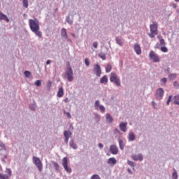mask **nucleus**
Wrapping results in <instances>:
<instances>
[{"label":"nucleus","mask_w":179,"mask_h":179,"mask_svg":"<svg viewBox=\"0 0 179 179\" xmlns=\"http://www.w3.org/2000/svg\"><path fill=\"white\" fill-rule=\"evenodd\" d=\"M29 24L31 29V31H32V33H34V34H36L37 37L41 38V37H43V33L40 31V25L38 20H37V19H30L29 20Z\"/></svg>","instance_id":"nucleus-1"},{"label":"nucleus","mask_w":179,"mask_h":179,"mask_svg":"<svg viewBox=\"0 0 179 179\" xmlns=\"http://www.w3.org/2000/svg\"><path fill=\"white\" fill-rule=\"evenodd\" d=\"M158 34L157 23L156 21H152V24L150 25V33H148V36L150 38H155Z\"/></svg>","instance_id":"nucleus-2"},{"label":"nucleus","mask_w":179,"mask_h":179,"mask_svg":"<svg viewBox=\"0 0 179 179\" xmlns=\"http://www.w3.org/2000/svg\"><path fill=\"white\" fill-rule=\"evenodd\" d=\"M64 78H66L69 82H72V80H73V70L71 68V66L67 67L64 74Z\"/></svg>","instance_id":"nucleus-3"},{"label":"nucleus","mask_w":179,"mask_h":179,"mask_svg":"<svg viewBox=\"0 0 179 179\" xmlns=\"http://www.w3.org/2000/svg\"><path fill=\"white\" fill-rule=\"evenodd\" d=\"M110 81L112 83L116 84V86H121V80H120V77L115 72L110 73Z\"/></svg>","instance_id":"nucleus-4"},{"label":"nucleus","mask_w":179,"mask_h":179,"mask_svg":"<svg viewBox=\"0 0 179 179\" xmlns=\"http://www.w3.org/2000/svg\"><path fill=\"white\" fill-rule=\"evenodd\" d=\"M32 162L35 166L38 168V170L39 171H43V162H41V160L39 157L34 156L32 157Z\"/></svg>","instance_id":"nucleus-5"},{"label":"nucleus","mask_w":179,"mask_h":179,"mask_svg":"<svg viewBox=\"0 0 179 179\" xmlns=\"http://www.w3.org/2000/svg\"><path fill=\"white\" fill-rule=\"evenodd\" d=\"M62 166L66 173H68L69 174H71L72 173V169L69 166H68V157L63 158Z\"/></svg>","instance_id":"nucleus-6"},{"label":"nucleus","mask_w":179,"mask_h":179,"mask_svg":"<svg viewBox=\"0 0 179 179\" xmlns=\"http://www.w3.org/2000/svg\"><path fill=\"white\" fill-rule=\"evenodd\" d=\"M155 96V99H157V100H162V99H163V96H164V90H163V88H159L158 90H157Z\"/></svg>","instance_id":"nucleus-7"},{"label":"nucleus","mask_w":179,"mask_h":179,"mask_svg":"<svg viewBox=\"0 0 179 179\" xmlns=\"http://www.w3.org/2000/svg\"><path fill=\"white\" fill-rule=\"evenodd\" d=\"M149 57L153 62H160V57L155 53V51L151 50L149 54Z\"/></svg>","instance_id":"nucleus-8"},{"label":"nucleus","mask_w":179,"mask_h":179,"mask_svg":"<svg viewBox=\"0 0 179 179\" xmlns=\"http://www.w3.org/2000/svg\"><path fill=\"white\" fill-rule=\"evenodd\" d=\"M94 72L96 76H98V78H100L101 75V67L100 66V64H97L94 66Z\"/></svg>","instance_id":"nucleus-9"},{"label":"nucleus","mask_w":179,"mask_h":179,"mask_svg":"<svg viewBox=\"0 0 179 179\" xmlns=\"http://www.w3.org/2000/svg\"><path fill=\"white\" fill-rule=\"evenodd\" d=\"M131 157L133 159V160H134L135 162H138V160H139V162H142L143 160V155L142 154H134L131 155Z\"/></svg>","instance_id":"nucleus-10"},{"label":"nucleus","mask_w":179,"mask_h":179,"mask_svg":"<svg viewBox=\"0 0 179 179\" xmlns=\"http://www.w3.org/2000/svg\"><path fill=\"white\" fill-rule=\"evenodd\" d=\"M128 142H134L135 139H136V136H135V133L134 131H130L127 136Z\"/></svg>","instance_id":"nucleus-11"},{"label":"nucleus","mask_w":179,"mask_h":179,"mask_svg":"<svg viewBox=\"0 0 179 179\" xmlns=\"http://www.w3.org/2000/svg\"><path fill=\"white\" fill-rule=\"evenodd\" d=\"M109 150L112 155H118V147L115 145H111L109 148Z\"/></svg>","instance_id":"nucleus-12"},{"label":"nucleus","mask_w":179,"mask_h":179,"mask_svg":"<svg viewBox=\"0 0 179 179\" xmlns=\"http://www.w3.org/2000/svg\"><path fill=\"white\" fill-rule=\"evenodd\" d=\"M127 125H128V123L127 122H121L120 123L119 128L120 131H122V132H127Z\"/></svg>","instance_id":"nucleus-13"},{"label":"nucleus","mask_w":179,"mask_h":179,"mask_svg":"<svg viewBox=\"0 0 179 179\" xmlns=\"http://www.w3.org/2000/svg\"><path fill=\"white\" fill-rule=\"evenodd\" d=\"M134 48L137 55H141L142 54V49H141V45H139L138 43H135Z\"/></svg>","instance_id":"nucleus-14"},{"label":"nucleus","mask_w":179,"mask_h":179,"mask_svg":"<svg viewBox=\"0 0 179 179\" xmlns=\"http://www.w3.org/2000/svg\"><path fill=\"white\" fill-rule=\"evenodd\" d=\"M69 146L70 148H71V149H73L74 150H78V144L75 143V141H73V139L70 140Z\"/></svg>","instance_id":"nucleus-15"},{"label":"nucleus","mask_w":179,"mask_h":179,"mask_svg":"<svg viewBox=\"0 0 179 179\" xmlns=\"http://www.w3.org/2000/svg\"><path fill=\"white\" fill-rule=\"evenodd\" d=\"M61 36L62 38L64 41L68 38V34H66V29L65 28H62L61 30Z\"/></svg>","instance_id":"nucleus-16"},{"label":"nucleus","mask_w":179,"mask_h":179,"mask_svg":"<svg viewBox=\"0 0 179 179\" xmlns=\"http://www.w3.org/2000/svg\"><path fill=\"white\" fill-rule=\"evenodd\" d=\"M107 164H109L110 166H115V164H117V159L114 157L109 158L108 159Z\"/></svg>","instance_id":"nucleus-17"},{"label":"nucleus","mask_w":179,"mask_h":179,"mask_svg":"<svg viewBox=\"0 0 179 179\" xmlns=\"http://www.w3.org/2000/svg\"><path fill=\"white\" fill-rule=\"evenodd\" d=\"M118 143H119V147H120V150H124V149L125 148V144L124 143V140L119 138Z\"/></svg>","instance_id":"nucleus-18"},{"label":"nucleus","mask_w":179,"mask_h":179,"mask_svg":"<svg viewBox=\"0 0 179 179\" xmlns=\"http://www.w3.org/2000/svg\"><path fill=\"white\" fill-rule=\"evenodd\" d=\"M29 108L31 110V111H36L37 109V103L35 101H34L32 103L29 104Z\"/></svg>","instance_id":"nucleus-19"},{"label":"nucleus","mask_w":179,"mask_h":179,"mask_svg":"<svg viewBox=\"0 0 179 179\" xmlns=\"http://www.w3.org/2000/svg\"><path fill=\"white\" fill-rule=\"evenodd\" d=\"M108 83V77L107 75L103 76L101 79H100V83Z\"/></svg>","instance_id":"nucleus-20"},{"label":"nucleus","mask_w":179,"mask_h":179,"mask_svg":"<svg viewBox=\"0 0 179 179\" xmlns=\"http://www.w3.org/2000/svg\"><path fill=\"white\" fill-rule=\"evenodd\" d=\"M106 122H109L110 124H111V122L113 121V116L110 115V113H106Z\"/></svg>","instance_id":"nucleus-21"},{"label":"nucleus","mask_w":179,"mask_h":179,"mask_svg":"<svg viewBox=\"0 0 179 179\" xmlns=\"http://www.w3.org/2000/svg\"><path fill=\"white\" fill-rule=\"evenodd\" d=\"M0 20H5V22H9V18L2 13H0Z\"/></svg>","instance_id":"nucleus-22"},{"label":"nucleus","mask_w":179,"mask_h":179,"mask_svg":"<svg viewBox=\"0 0 179 179\" xmlns=\"http://www.w3.org/2000/svg\"><path fill=\"white\" fill-rule=\"evenodd\" d=\"M64 96V88L60 87L57 92V97H63Z\"/></svg>","instance_id":"nucleus-23"},{"label":"nucleus","mask_w":179,"mask_h":179,"mask_svg":"<svg viewBox=\"0 0 179 179\" xmlns=\"http://www.w3.org/2000/svg\"><path fill=\"white\" fill-rule=\"evenodd\" d=\"M115 41L116 44H117L120 47H122L124 45V42H122V40H121V38L117 36L115 37Z\"/></svg>","instance_id":"nucleus-24"},{"label":"nucleus","mask_w":179,"mask_h":179,"mask_svg":"<svg viewBox=\"0 0 179 179\" xmlns=\"http://www.w3.org/2000/svg\"><path fill=\"white\" fill-rule=\"evenodd\" d=\"M52 164L55 171H57V173H58L59 171V165L58 164V163L53 161V162H52Z\"/></svg>","instance_id":"nucleus-25"},{"label":"nucleus","mask_w":179,"mask_h":179,"mask_svg":"<svg viewBox=\"0 0 179 179\" xmlns=\"http://www.w3.org/2000/svg\"><path fill=\"white\" fill-rule=\"evenodd\" d=\"M173 103L179 106V94H177L173 97Z\"/></svg>","instance_id":"nucleus-26"},{"label":"nucleus","mask_w":179,"mask_h":179,"mask_svg":"<svg viewBox=\"0 0 179 179\" xmlns=\"http://www.w3.org/2000/svg\"><path fill=\"white\" fill-rule=\"evenodd\" d=\"M99 57L101 58L103 61H106V53L103 52H100L99 53Z\"/></svg>","instance_id":"nucleus-27"},{"label":"nucleus","mask_w":179,"mask_h":179,"mask_svg":"<svg viewBox=\"0 0 179 179\" xmlns=\"http://www.w3.org/2000/svg\"><path fill=\"white\" fill-rule=\"evenodd\" d=\"M71 135H72V132L66 130L64 131V138H71Z\"/></svg>","instance_id":"nucleus-28"},{"label":"nucleus","mask_w":179,"mask_h":179,"mask_svg":"<svg viewBox=\"0 0 179 179\" xmlns=\"http://www.w3.org/2000/svg\"><path fill=\"white\" fill-rule=\"evenodd\" d=\"M127 164L130 166L131 167H133V170H135V166H136V163L131 162L130 160L127 161Z\"/></svg>","instance_id":"nucleus-29"},{"label":"nucleus","mask_w":179,"mask_h":179,"mask_svg":"<svg viewBox=\"0 0 179 179\" xmlns=\"http://www.w3.org/2000/svg\"><path fill=\"white\" fill-rule=\"evenodd\" d=\"M166 83H167V78H163L160 80L161 86H165Z\"/></svg>","instance_id":"nucleus-30"},{"label":"nucleus","mask_w":179,"mask_h":179,"mask_svg":"<svg viewBox=\"0 0 179 179\" xmlns=\"http://www.w3.org/2000/svg\"><path fill=\"white\" fill-rule=\"evenodd\" d=\"M101 106L102 105L100 104V101H99V100L95 101L94 107H95L96 110H99V108H100V106Z\"/></svg>","instance_id":"nucleus-31"},{"label":"nucleus","mask_w":179,"mask_h":179,"mask_svg":"<svg viewBox=\"0 0 179 179\" xmlns=\"http://www.w3.org/2000/svg\"><path fill=\"white\" fill-rule=\"evenodd\" d=\"M5 173H6V176H8V178L9 177H10L12 176V170L9 168H6V171Z\"/></svg>","instance_id":"nucleus-32"},{"label":"nucleus","mask_w":179,"mask_h":179,"mask_svg":"<svg viewBox=\"0 0 179 179\" xmlns=\"http://www.w3.org/2000/svg\"><path fill=\"white\" fill-rule=\"evenodd\" d=\"M176 78H177V73H171L169 75V79H170V80H174Z\"/></svg>","instance_id":"nucleus-33"},{"label":"nucleus","mask_w":179,"mask_h":179,"mask_svg":"<svg viewBox=\"0 0 179 179\" xmlns=\"http://www.w3.org/2000/svg\"><path fill=\"white\" fill-rule=\"evenodd\" d=\"M178 175L177 174V171L176 169H173V173H172V179H178Z\"/></svg>","instance_id":"nucleus-34"},{"label":"nucleus","mask_w":179,"mask_h":179,"mask_svg":"<svg viewBox=\"0 0 179 179\" xmlns=\"http://www.w3.org/2000/svg\"><path fill=\"white\" fill-rule=\"evenodd\" d=\"M66 21L69 24H73V20L71 19V17L66 16Z\"/></svg>","instance_id":"nucleus-35"},{"label":"nucleus","mask_w":179,"mask_h":179,"mask_svg":"<svg viewBox=\"0 0 179 179\" xmlns=\"http://www.w3.org/2000/svg\"><path fill=\"white\" fill-rule=\"evenodd\" d=\"M111 65L110 64H108L106 67V73H108L109 72H111Z\"/></svg>","instance_id":"nucleus-36"},{"label":"nucleus","mask_w":179,"mask_h":179,"mask_svg":"<svg viewBox=\"0 0 179 179\" xmlns=\"http://www.w3.org/2000/svg\"><path fill=\"white\" fill-rule=\"evenodd\" d=\"M22 5L24 8H29V0H22Z\"/></svg>","instance_id":"nucleus-37"},{"label":"nucleus","mask_w":179,"mask_h":179,"mask_svg":"<svg viewBox=\"0 0 179 179\" xmlns=\"http://www.w3.org/2000/svg\"><path fill=\"white\" fill-rule=\"evenodd\" d=\"M24 74L26 78H30L31 76V72H30L29 71H25L24 72Z\"/></svg>","instance_id":"nucleus-38"},{"label":"nucleus","mask_w":179,"mask_h":179,"mask_svg":"<svg viewBox=\"0 0 179 179\" xmlns=\"http://www.w3.org/2000/svg\"><path fill=\"white\" fill-rule=\"evenodd\" d=\"M90 179H101V178L97 174H93Z\"/></svg>","instance_id":"nucleus-39"},{"label":"nucleus","mask_w":179,"mask_h":179,"mask_svg":"<svg viewBox=\"0 0 179 179\" xmlns=\"http://www.w3.org/2000/svg\"><path fill=\"white\" fill-rule=\"evenodd\" d=\"M173 100V95H169L168 100L166 101L167 106H170V102Z\"/></svg>","instance_id":"nucleus-40"},{"label":"nucleus","mask_w":179,"mask_h":179,"mask_svg":"<svg viewBox=\"0 0 179 179\" xmlns=\"http://www.w3.org/2000/svg\"><path fill=\"white\" fill-rule=\"evenodd\" d=\"M0 179H9V178L6 174L0 173Z\"/></svg>","instance_id":"nucleus-41"},{"label":"nucleus","mask_w":179,"mask_h":179,"mask_svg":"<svg viewBox=\"0 0 179 179\" xmlns=\"http://www.w3.org/2000/svg\"><path fill=\"white\" fill-rule=\"evenodd\" d=\"M99 110H100L101 113H106V107L104 106H99Z\"/></svg>","instance_id":"nucleus-42"},{"label":"nucleus","mask_w":179,"mask_h":179,"mask_svg":"<svg viewBox=\"0 0 179 179\" xmlns=\"http://www.w3.org/2000/svg\"><path fill=\"white\" fill-rule=\"evenodd\" d=\"M0 148L3 149V150H6V147L5 146V144H3V142L0 141Z\"/></svg>","instance_id":"nucleus-43"},{"label":"nucleus","mask_w":179,"mask_h":179,"mask_svg":"<svg viewBox=\"0 0 179 179\" xmlns=\"http://www.w3.org/2000/svg\"><path fill=\"white\" fill-rule=\"evenodd\" d=\"M35 85H36V86H38V87H40V86H41V80H36L35 81Z\"/></svg>","instance_id":"nucleus-44"},{"label":"nucleus","mask_w":179,"mask_h":179,"mask_svg":"<svg viewBox=\"0 0 179 179\" xmlns=\"http://www.w3.org/2000/svg\"><path fill=\"white\" fill-rule=\"evenodd\" d=\"M94 115L95 118H96L97 122L100 121L101 120V117H100V115H98L97 113H94Z\"/></svg>","instance_id":"nucleus-45"},{"label":"nucleus","mask_w":179,"mask_h":179,"mask_svg":"<svg viewBox=\"0 0 179 179\" xmlns=\"http://www.w3.org/2000/svg\"><path fill=\"white\" fill-rule=\"evenodd\" d=\"M161 51H162V52H167L169 51V49H167L166 47H162Z\"/></svg>","instance_id":"nucleus-46"},{"label":"nucleus","mask_w":179,"mask_h":179,"mask_svg":"<svg viewBox=\"0 0 179 179\" xmlns=\"http://www.w3.org/2000/svg\"><path fill=\"white\" fill-rule=\"evenodd\" d=\"M85 64L86 66H89V65H90V62H89V59L87 58H85Z\"/></svg>","instance_id":"nucleus-47"},{"label":"nucleus","mask_w":179,"mask_h":179,"mask_svg":"<svg viewBox=\"0 0 179 179\" xmlns=\"http://www.w3.org/2000/svg\"><path fill=\"white\" fill-rule=\"evenodd\" d=\"M153 108H155V110H156V108H157L156 106H157V103H156V102H155L154 101H152L151 103Z\"/></svg>","instance_id":"nucleus-48"},{"label":"nucleus","mask_w":179,"mask_h":179,"mask_svg":"<svg viewBox=\"0 0 179 179\" xmlns=\"http://www.w3.org/2000/svg\"><path fill=\"white\" fill-rule=\"evenodd\" d=\"M64 114H66L67 118L71 119L72 117L71 116V113L69 112H64Z\"/></svg>","instance_id":"nucleus-49"},{"label":"nucleus","mask_w":179,"mask_h":179,"mask_svg":"<svg viewBox=\"0 0 179 179\" xmlns=\"http://www.w3.org/2000/svg\"><path fill=\"white\" fill-rule=\"evenodd\" d=\"M64 143L66 145H68L69 142V137H64Z\"/></svg>","instance_id":"nucleus-50"},{"label":"nucleus","mask_w":179,"mask_h":179,"mask_svg":"<svg viewBox=\"0 0 179 179\" xmlns=\"http://www.w3.org/2000/svg\"><path fill=\"white\" fill-rule=\"evenodd\" d=\"M160 44L161 45H164V44H166L164 38L160 39Z\"/></svg>","instance_id":"nucleus-51"},{"label":"nucleus","mask_w":179,"mask_h":179,"mask_svg":"<svg viewBox=\"0 0 179 179\" xmlns=\"http://www.w3.org/2000/svg\"><path fill=\"white\" fill-rule=\"evenodd\" d=\"M173 86H174V87H179L178 82L175 81L173 83Z\"/></svg>","instance_id":"nucleus-52"},{"label":"nucleus","mask_w":179,"mask_h":179,"mask_svg":"<svg viewBox=\"0 0 179 179\" xmlns=\"http://www.w3.org/2000/svg\"><path fill=\"white\" fill-rule=\"evenodd\" d=\"M5 159H8V155H5L4 158L1 159V161L3 162V163H6V160H5Z\"/></svg>","instance_id":"nucleus-53"},{"label":"nucleus","mask_w":179,"mask_h":179,"mask_svg":"<svg viewBox=\"0 0 179 179\" xmlns=\"http://www.w3.org/2000/svg\"><path fill=\"white\" fill-rule=\"evenodd\" d=\"M99 45V43L97 42L93 43V47L94 48H97V46Z\"/></svg>","instance_id":"nucleus-54"},{"label":"nucleus","mask_w":179,"mask_h":179,"mask_svg":"<svg viewBox=\"0 0 179 179\" xmlns=\"http://www.w3.org/2000/svg\"><path fill=\"white\" fill-rule=\"evenodd\" d=\"M98 147H99L100 149H103V148L104 147V145H103V143H99L98 144Z\"/></svg>","instance_id":"nucleus-55"},{"label":"nucleus","mask_w":179,"mask_h":179,"mask_svg":"<svg viewBox=\"0 0 179 179\" xmlns=\"http://www.w3.org/2000/svg\"><path fill=\"white\" fill-rule=\"evenodd\" d=\"M63 101H64V103H69V98H66L63 100Z\"/></svg>","instance_id":"nucleus-56"},{"label":"nucleus","mask_w":179,"mask_h":179,"mask_svg":"<svg viewBox=\"0 0 179 179\" xmlns=\"http://www.w3.org/2000/svg\"><path fill=\"white\" fill-rule=\"evenodd\" d=\"M127 171L129 174H134V173H132V170H131L129 168L127 169Z\"/></svg>","instance_id":"nucleus-57"},{"label":"nucleus","mask_w":179,"mask_h":179,"mask_svg":"<svg viewBox=\"0 0 179 179\" xmlns=\"http://www.w3.org/2000/svg\"><path fill=\"white\" fill-rule=\"evenodd\" d=\"M155 48H160V45L159 43H157L155 46Z\"/></svg>","instance_id":"nucleus-58"},{"label":"nucleus","mask_w":179,"mask_h":179,"mask_svg":"<svg viewBox=\"0 0 179 179\" xmlns=\"http://www.w3.org/2000/svg\"><path fill=\"white\" fill-rule=\"evenodd\" d=\"M172 7L173 8V9H176V8H177V4L173 3Z\"/></svg>","instance_id":"nucleus-59"},{"label":"nucleus","mask_w":179,"mask_h":179,"mask_svg":"<svg viewBox=\"0 0 179 179\" xmlns=\"http://www.w3.org/2000/svg\"><path fill=\"white\" fill-rule=\"evenodd\" d=\"M51 64V60H48L46 62V65H50Z\"/></svg>","instance_id":"nucleus-60"},{"label":"nucleus","mask_w":179,"mask_h":179,"mask_svg":"<svg viewBox=\"0 0 179 179\" xmlns=\"http://www.w3.org/2000/svg\"><path fill=\"white\" fill-rule=\"evenodd\" d=\"M66 40H67V41H69V43H72V40L71 38H69V37H68V38H66Z\"/></svg>","instance_id":"nucleus-61"},{"label":"nucleus","mask_w":179,"mask_h":179,"mask_svg":"<svg viewBox=\"0 0 179 179\" xmlns=\"http://www.w3.org/2000/svg\"><path fill=\"white\" fill-rule=\"evenodd\" d=\"M71 36L72 37H73V38L76 37V35L75 34H73V33H71Z\"/></svg>","instance_id":"nucleus-62"},{"label":"nucleus","mask_w":179,"mask_h":179,"mask_svg":"<svg viewBox=\"0 0 179 179\" xmlns=\"http://www.w3.org/2000/svg\"><path fill=\"white\" fill-rule=\"evenodd\" d=\"M170 71H171L170 67L166 68V72H170Z\"/></svg>","instance_id":"nucleus-63"},{"label":"nucleus","mask_w":179,"mask_h":179,"mask_svg":"<svg viewBox=\"0 0 179 179\" xmlns=\"http://www.w3.org/2000/svg\"><path fill=\"white\" fill-rule=\"evenodd\" d=\"M70 128H71L72 129H73V124H71V125H70Z\"/></svg>","instance_id":"nucleus-64"}]
</instances>
